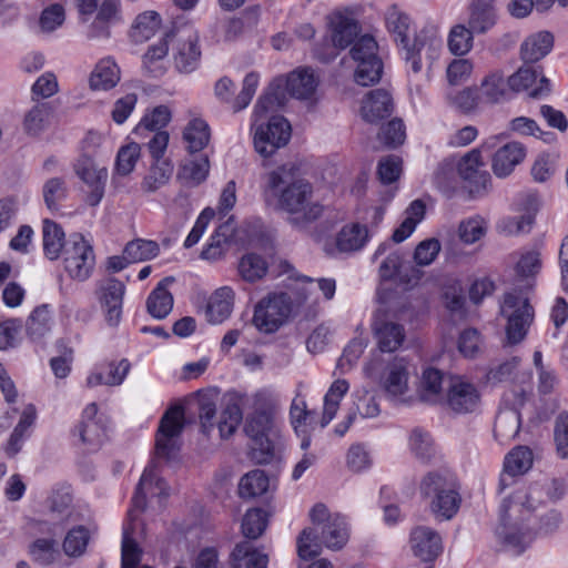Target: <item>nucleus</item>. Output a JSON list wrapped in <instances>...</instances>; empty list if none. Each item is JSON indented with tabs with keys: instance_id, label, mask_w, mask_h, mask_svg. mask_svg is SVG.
Returning <instances> with one entry per match:
<instances>
[{
	"instance_id": "2eb2a0df",
	"label": "nucleus",
	"mask_w": 568,
	"mask_h": 568,
	"mask_svg": "<svg viewBox=\"0 0 568 568\" xmlns=\"http://www.w3.org/2000/svg\"><path fill=\"white\" fill-rule=\"evenodd\" d=\"M257 85L258 74L255 72H250L245 75L242 90L236 95V98L232 99L234 92V83L227 77L221 78L215 83L214 92L217 99L223 102L231 103L233 111L239 112L250 104L256 92Z\"/></svg>"
},
{
	"instance_id": "e2e57ef3",
	"label": "nucleus",
	"mask_w": 568,
	"mask_h": 568,
	"mask_svg": "<svg viewBox=\"0 0 568 568\" xmlns=\"http://www.w3.org/2000/svg\"><path fill=\"white\" fill-rule=\"evenodd\" d=\"M487 232V223L480 216L470 217L463 221L458 227V235L465 244H474L479 241Z\"/></svg>"
},
{
	"instance_id": "2f4dec72",
	"label": "nucleus",
	"mask_w": 568,
	"mask_h": 568,
	"mask_svg": "<svg viewBox=\"0 0 568 568\" xmlns=\"http://www.w3.org/2000/svg\"><path fill=\"white\" fill-rule=\"evenodd\" d=\"M554 45V36L548 31L534 33L525 39L520 45V55L523 61L535 63L545 58Z\"/></svg>"
},
{
	"instance_id": "cd10ccee",
	"label": "nucleus",
	"mask_w": 568,
	"mask_h": 568,
	"mask_svg": "<svg viewBox=\"0 0 568 568\" xmlns=\"http://www.w3.org/2000/svg\"><path fill=\"white\" fill-rule=\"evenodd\" d=\"M532 452L527 446H517L505 457L504 471L500 476V489H505L509 484L507 477H516L527 473L532 466Z\"/></svg>"
},
{
	"instance_id": "4be33fe9",
	"label": "nucleus",
	"mask_w": 568,
	"mask_h": 568,
	"mask_svg": "<svg viewBox=\"0 0 568 568\" xmlns=\"http://www.w3.org/2000/svg\"><path fill=\"white\" fill-rule=\"evenodd\" d=\"M485 164L480 161V150L474 149L468 152L458 163V174L469 183L470 192H478L486 189L490 175L484 170Z\"/></svg>"
},
{
	"instance_id": "0eeeda50",
	"label": "nucleus",
	"mask_w": 568,
	"mask_h": 568,
	"mask_svg": "<svg viewBox=\"0 0 568 568\" xmlns=\"http://www.w3.org/2000/svg\"><path fill=\"white\" fill-rule=\"evenodd\" d=\"M349 57L355 64L354 81L357 84L368 87L379 82L384 65L373 36L363 34L357 38L349 49Z\"/></svg>"
},
{
	"instance_id": "dca6fc26",
	"label": "nucleus",
	"mask_w": 568,
	"mask_h": 568,
	"mask_svg": "<svg viewBox=\"0 0 568 568\" xmlns=\"http://www.w3.org/2000/svg\"><path fill=\"white\" fill-rule=\"evenodd\" d=\"M409 544L415 557L423 562L433 566V562L443 552V540L440 535L427 526H417L412 529Z\"/></svg>"
},
{
	"instance_id": "4468645a",
	"label": "nucleus",
	"mask_w": 568,
	"mask_h": 568,
	"mask_svg": "<svg viewBox=\"0 0 568 568\" xmlns=\"http://www.w3.org/2000/svg\"><path fill=\"white\" fill-rule=\"evenodd\" d=\"M75 174L90 187L87 203L97 206L104 195L108 171L100 168L90 156H81L74 164Z\"/></svg>"
},
{
	"instance_id": "09e8293b",
	"label": "nucleus",
	"mask_w": 568,
	"mask_h": 568,
	"mask_svg": "<svg viewBox=\"0 0 568 568\" xmlns=\"http://www.w3.org/2000/svg\"><path fill=\"white\" fill-rule=\"evenodd\" d=\"M243 415L237 404H229L221 412L215 425L219 428V433L222 439H227L237 429L242 422Z\"/></svg>"
},
{
	"instance_id": "4c0bfd02",
	"label": "nucleus",
	"mask_w": 568,
	"mask_h": 568,
	"mask_svg": "<svg viewBox=\"0 0 568 568\" xmlns=\"http://www.w3.org/2000/svg\"><path fill=\"white\" fill-rule=\"evenodd\" d=\"M160 26V14L155 11H145L135 18L131 27L130 37L135 43L145 42L155 34Z\"/></svg>"
},
{
	"instance_id": "3c124183",
	"label": "nucleus",
	"mask_w": 568,
	"mask_h": 568,
	"mask_svg": "<svg viewBox=\"0 0 568 568\" xmlns=\"http://www.w3.org/2000/svg\"><path fill=\"white\" fill-rule=\"evenodd\" d=\"M209 170L210 163L207 158H203L200 161H189L181 166L178 178L187 185L196 186L206 179Z\"/></svg>"
},
{
	"instance_id": "39448f33",
	"label": "nucleus",
	"mask_w": 568,
	"mask_h": 568,
	"mask_svg": "<svg viewBox=\"0 0 568 568\" xmlns=\"http://www.w3.org/2000/svg\"><path fill=\"white\" fill-rule=\"evenodd\" d=\"M389 30L395 37V41L400 43L405 50V60L410 64L414 73L422 71V58L433 59L437 52L438 41L422 31L414 39L413 44L409 43L408 31L410 19L405 13H393L387 19Z\"/></svg>"
},
{
	"instance_id": "680f3d73",
	"label": "nucleus",
	"mask_w": 568,
	"mask_h": 568,
	"mask_svg": "<svg viewBox=\"0 0 568 568\" xmlns=\"http://www.w3.org/2000/svg\"><path fill=\"white\" fill-rule=\"evenodd\" d=\"M498 535L505 549L516 556L521 555L531 541L529 532H523L515 528L507 530L503 528L501 531H498Z\"/></svg>"
},
{
	"instance_id": "bb28decb",
	"label": "nucleus",
	"mask_w": 568,
	"mask_h": 568,
	"mask_svg": "<svg viewBox=\"0 0 568 568\" xmlns=\"http://www.w3.org/2000/svg\"><path fill=\"white\" fill-rule=\"evenodd\" d=\"M526 156V149L519 142H509L493 156L491 169L498 178L508 176Z\"/></svg>"
},
{
	"instance_id": "e433bc0d",
	"label": "nucleus",
	"mask_w": 568,
	"mask_h": 568,
	"mask_svg": "<svg viewBox=\"0 0 568 568\" xmlns=\"http://www.w3.org/2000/svg\"><path fill=\"white\" fill-rule=\"evenodd\" d=\"M36 418V406L33 404H28L23 408L20 420L14 427L6 446V453L9 457L16 456L21 450L23 437L27 430L34 424Z\"/></svg>"
},
{
	"instance_id": "8fccbe9b",
	"label": "nucleus",
	"mask_w": 568,
	"mask_h": 568,
	"mask_svg": "<svg viewBox=\"0 0 568 568\" xmlns=\"http://www.w3.org/2000/svg\"><path fill=\"white\" fill-rule=\"evenodd\" d=\"M160 252L159 244L154 241L134 240L124 247L125 258L136 263L155 257Z\"/></svg>"
},
{
	"instance_id": "a878e982",
	"label": "nucleus",
	"mask_w": 568,
	"mask_h": 568,
	"mask_svg": "<svg viewBox=\"0 0 568 568\" xmlns=\"http://www.w3.org/2000/svg\"><path fill=\"white\" fill-rule=\"evenodd\" d=\"M369 240L367 224H345L336 234L335 244L341 253H355L364 248Z\"/></svg>"
},
{
	"instance_id": "6e6d98bb",
	"label": "nucleus",
	"mask_w": 568,
	"mask_h": 568,
	"mask_svg": "<svg viewBox=\"0 0 568 568\" xmlns=\"http://www.w3.org/2000/svg\"><path fill=\"white\" fill-rule=\"evenodd\" d=\"M302 281L304 286L300 290V294L304 302L310 300L316 290L323 294L325 300H332L335 295L336 282L334 278L321 277L314 280L308 276H302Z\"/></svg>"
},
{
	"instance_id": "ddd939ff",
	"label": "nucleus",
	"mask_w": 568,
	"mask_h": 568,
	"mask_svg": "<svg viewBox=\"0 0 568 568\" xmlns=\"http://www.w3.org/2000/svg\"><path fill=\"white\" fill-rule=\"evenodd\" d=\"M291 131V124L285 118L272 116L267 124L260 125L255 131V151L263 158L273 155L280 148L288 143Z\"/></svg>"
},
{
	"instance_id": "20e7f679",
	"label": "nucleus",
	"mask_w": 568,
	"mask_h": 568,
	"mask_svg": "<svg viewBox=\"0 0 568 568\" xmlns=\"http://www.w3.org/2000/svg\"><path fill=\"white\" fill-rule=\"evenodd\" d=\"M317 87L314 73L308 69L292 72L287 79L273 80L267 90L255 104L256 116H262L268 111L282 108L286 102V93L296 99H308Z\"/></svg>"
},
{
	"instance_id": "f8f14e48",
	"label": "nucleus",
	"mask_w": 568,
	"mask_h": 568,
	"mask_svg": "<svg viewBox=\"0 0 568 568\" xmlns=\"http://www.w3.org/2000/svg\"><path fill=\"white\" fill-rule=\"evenodd\" d=\"M64 268L68 274L78 281L87 280L94 267L95 256L93 247L81 234H73L67 241L64 250Z\"/></svg>"
},
{
	"instance_id": "79ce46f5",
	"label": "nucleus",
	"mask_w": 568,
	"mask_h": 568,
	"mask_svg": "<svg viewBox=\"0 0 568 568\" xmlns=\"http://www.w3.org/2000/svg\"><path fill=\"white\" fill-rule=\"evenodd\" d=\"M348 383L345 379L335 381L324 397V409L321 420L322 427H325L335 417L339 407V402L348 390Z\"/></svg>"
},
{
	"instance_id": "5701e85b",
	"label": "nucleus",
	"mask_w": 568,
	"mask_h": 568,
	"mask_svg": "<svg viewBox=\"0 0 568 568\" xmlns=\"http://www.w3.org/2000/svg\"><path fill=\"white\" fill-rule=\"evenodd\" d=\"M446 403L457 414L471 413L479 403V393L473 384L455 381L448 386Z\"/></svg>"
},
{
	"instance_id": "9b49d317",
	"label": "nucleus",
	"mask_w": 568,
	"mask_h": 568,
	"mask_svg": "<svg viewBox=\"0 0 568 568\" xmlns=\"http://www.w3.org/2000/svg\"><path fill=\"white\" fill-rule=\"evenodd\" d=\"M500 312L508 320L506 334L509 343H519L534 318V310L528 300L516 293H507Z\"/></svg>"
},
{
	"instance_id": "4d7b16f0",
	"label": "nucleus",
	"mask_w": 568,
	"mask_h": 568,
	"mask_svg": "<svg viewBox=\"0 0 568 568\" xmlns=\"http://www.w3.org/2000/svg\"><path fill=\"white\" fill-rule=\"evenodd\" d=\"M267 527L266 513L260 508L250 509L243 517L242 531L248 539H257Z\"/></svg>"
},
{
	"instance_id": "58836bf2",
	"label": "nucleus",
	"mask_w": 568,
	"mask_h": 568,
	"mask_svg": "<svg viewBox=\"0 0 568 568\" xmlns=\"http://www.w3.org/2000/svg\"><path fill=\"white\" fill-rule=\"evenodd\" d=\"M172 174L173 164L170 160L153 162L141 183V189L146 193H154L169 183Z\"/></svg>"
},
{
	"instance_id": "f704fd0d",
	"label": "nucleus",
	"mask_w": 568,
	"mask_h": 568,
	"mask_svg": "<svg viewBox=\"0 0 568 568\" xmlns=\"http://www.w3.org/2000/svg\"><path fill=\"white\" fill-rule=\"evenodd\" d=\"M268 557L250 541L239 542L231 552L232 568H267Z\"/></svg>"
},
{
	"instance_id": "5fc2aeb1",
	"label": "nucleus",
	"mask_w": 568,
	"mask_h": 568,
	"mask_svg": "<svg viewBox=\"0 0 568 568\" xmlns=\"http://www.w3.org/2000/svg\"><path fill=\"white\" fill-rule=\"evenodd\" d=\"M50 311L48 305H41L33 310L27 321V333L32 339H39L50 329Z\"/></svg>"
},
{
	"instance_id": "412c9836",
	"label": "nucleus",
	"mask_w": 568,
	"mask_h": 568,
	"mask_svg": "<svg viewBox=\"0 0 568 568\" xmlns=\"http://www.w3.org/2000/svg\"><path fill=\"white\" fill-rule=\"evenodd\" d=\"M146 493L151 494L152 496L164 498L169 496L168 485L162 478L158 476L155 463H152V465L146 467L140 478L135 494L132 498L133 511H142L145 508ZM131 513L132 510L130 511V514Z\"/></svg>"
},
{
	"instance_id": "6ab92c4d",
	"label": "nucleus",
	"mask_w": 568,
	"mask_h": 568,
	"mask_svg": "<svg viewBox=\"0 0 568 568\" xmlns=\"http://www.w3.org/2000/svg\"><path fill=\"white\" fill-rule=\"evenodd\" d=\"M539 73L530 65H524L517 72L508 78V85L513 91L519 92L524 90H532L529 97L540 99L547 97L551 91L550 81L541 75L538 80Z\"/></svg>"
},
{
	"instance_id": "9d476101",
	"label": "nucleus",
	"mask_w": 568,
	"mask_h": 568,
	"mask_svg": "<svg viewBox=\"0 0 568 568\" xmlns=\"http://www.w3.org/2000/svg\"><path fill=\"white\" fill-rule=\"evenodd\" d=\"M526 393L523 388L506 392L503 397L504 406L499 409L494 425L495 438L501 444L514 439L521 426L519 408L524 406Z\"/></svg>"
},
{
	"instance_id": "aec40b11",
	"label": "nucleus",
	"mask_w": 568,
	"mask_h": 568,
	"mask_svg": "<svg viewBox=\"0 0 568 568\" xmlns=\"http://www.w3.org/2000/svg\"><path fill=\"white\" fill-rule=\"evenodd\" d=\"M124 293V284L115 277H109L101 284L100 302L111 326H116L121 320Z\"/></svg>"
},
{
	"instance_id": "1a4fd4ad",
	"label": "nucleus",
	"mask_w": 568,
	"mask_h": 568,
	"mask_svg": "<svg viewBox=\"0 0 568 568\" xmlns=\"http://www.w3.org/2000/svg\"><path fill=\"white\" fill-rule=\"evenodd\" d=\"M292 312L287 294H274L262 298L254 307L252 324L261 333L272 334L280 329Z\"/></svg>"
},
{
	"instance_id": "ea45409f",
	"label": "nucleus",
	"mask_w": 568,
	"mask_h": 568,
	"mask_svg": "<svg viewBox=\"0 0 568 568\" xmlns=\"http://www.w3.org/2000/svg\"><path fill=\"white\" fill-rule=\"evenodd\" d=\"M67 242L64 240V232L57 223L44 220L43 222V250L44 254L50 260H57L62 250H65Z\"/></svg>"
},
{
	"instance_id": "c756f323",
	"label": "nucleus",
	"mask_w": 568,
	"mask_h": 568,
	"mask_svg": "<svg viewBox=\"0 0 568 568\" xmlns=\"http://www.w3.org/2000/svg\"><path fill=\"white\" fill-rule=\"evenodd\" d=\"M361 27L358 22L343 14H336L331 20V39L337 49H346L359 38Z\"/></svg>"
},
{
	"instance_id": "bf43d9fd",
	"label": "nucleus",
	"mask_w": 568,
	"mask_h": 568,
	"mask_svg": "<svg viewBox=\"0 0 568 568\" xmlns=\"http://www.w3.org/2000/svg\"><path fill=\"white\" fill-rule=\"evenodd\" d=\"M50 106L48 103L36 104L24 116V130L30 135H37L48 124Z\"/></svg>"
},
{
	"instance_id": "37998d69",
	"label": "nucleus",
	"mask_w": 568,
	"mask_h": 568,
	"mask_svg": "<svg viewBox=\"0 0 568 568\" xmlns=\"http://www.w3.org/2000/svg\"><path fill=\"white\" fill-rule=\"evenodd\" d=\"M183 136L187 142L190 152H199L203 150L210 141L209 124L201 119H194L185 128Z\"/></svg>"
},
{
	"instance_id": "c03bdc74",
	"label": "nucleus",
	"mask_w": 568,
	"mask_h": 568,
	"mask_svg": "<svg viewBox=\"0 0 568 568\" xmlns=\"http://www.w3.org/2000/svg\"><path fill=\"white\" fill-rule=\"evenodd\" d=\"M268 478L261 469L244 475L239 484V494L243 498H252L264 494L268 488Z\"/></svg>"
},
{
	"instance_id": "473e14b6",
	"label": "nucleus",
	"mask_w": 568,
	"mask_h": 568,
	"mask_svg": "<svg viewBox=\"0 0 568 568\" xmlns=\"http://www.w3.org/2000/svg\"><path fill=\"white\" fill-rule=\"evenodd\" d=\"M408 375L407 362L404 358H395L388 364L383 379L385 392L393 397L405 394L408 388Z\"/></svg>"
},
{
	"instance_id": "0e129e2a",
	"label": "nucleus",
	"mask_w": 568,
	"mask_h": 568,
	"mask_svg": "<svg viewBox=\"0 0 568 568\" xmlns=\"http://www.w3.org/2000/svg\"><path fill=\"white\" fill-rule=\"evenodd\" d=\"M141 153V146L138 143H129L122 146L116 156L115 170L120 175L130 174L136 164Z\"/></svg>"
},
{
	"instance_id": "774afa93",
	"label": "nucleus",
	"mask_w": 568,
	"mask_h": 568,
	"mask_svg": "<svg viewBox=\"0 0 568 568\" xmlns=\"http://www.w3.org/2000/svg\"><path fill=\"white\" fill-rule=\"evenodd\" d=\"M558 155L551 153H541L536 159L531 168V175L536 182L549 180L557 170Z\"/></svg>"
},
{
	"instance_id": "6e6552de",
	"label": "nucleus",
	"mask_w": 568,
	"mask_h": 568,
	"mask_svg": "<svg viewBox=\"0 0 568 568\" xmlns=\"http://www.w3.org/2000/svg\"><path fill=\"white\" fill-rule=\"evenodd\" d=\"M185 425L184 409L174 406L168 409L160 419L155 436V457L172 462L181 448V435Z\"/></svg>"
},
{
	"instance_id": "a211bd4d",
	"label": "nucleus",
	"mask_w": 568,
	"mask_h": 568,
	"mask_svg": "<svg viewBox=\"0 0 568 568\" xmlns=\"http://www.w3.org/2000/svg\"><path fill=\"white\" fill-rule=\"evenodd\" d=\"M373 335L382 352L397 351L405 341L406 332L402 324L377 313L372 324Z\"/></svg>"
},
{
	"instance_id": "c9c22d12",
	"label": "nucleus",
	"mask_w": 568,
	"mask_h": 568,
	"mask_svg": "<svg viewBox=\"0 0 568 568\" xmlns=\"http://www.w3.org/2000/svg\"><path fill=\"white\" fill-rule=\"evenodd\" d=\"M120 80V70L111 59L101 60L90 77V88L93 90H110Z\"/></svg>"
},
{
	"instance_id": "7ed1b4c3",
	"label": "nucleus",
	"mask_w": 568,
	"mask_h": 568,
	"mask_svg": "<svg viewBox=\"0 0 568 568\" xmlns=\"http://www.w3.org/2000/svg\"><path fill=\"white\" fill-rule=\"evenodd\" d=\"M422 498L428 500L430 513L439 520L452 519L459 510L462 497L454 474L446 469L426 473L418 485Z\"/></svg>"
},
{
	"instance_id": "052dcab7",
	"label": "nucleus",
	"mask_w": 568,
	"mask_h": 568,
	"mask_svg": "<svg viewBox=\"0 0 568 568\" xmlns=\"http://www.w3.org/2000/svg\"><path fill=\"white\" fill-rule=\"evenodd\" d=\"M171 120V112L166 105H159L151 113L145 114L136 126V132H155L162 129Z\"/></svg>"
},
{
	"instance_id": "7c9ffc66",
	"label": "nucleus",
	"mask_w": 568,
	"mask_h": 568,
	"mask_svg": "<svg viewBox=\"0 0 568 568\" xmlns=\"http://www.w3.org/2000/svg\"><path fill=\"white\" fill-rule=\"evenodd\" d=\"M174 282V277L168 276L159 282L146 300V308L150 315L158 320L165 318L173 307V296L168 286Z\"/></svg>"
},
{
	"instance_id": "423d86ee",
	"label": "nucleus",
	"mask_w": 568,
	"mask_h": 568,
	"mask_svg": "<svg viewBox=\"0 0 568 568\" xmlns=\"http://www.w3.org/2000/svg\"><path fill=\"white\" fill-rule=\"evenodd\" d=\"M272 427L271 407L255 404L254 412L245 419L244 432L253 443L251 456L257 464H268L274 458V444L270 438Z\"/></svg>"
},
{
	"instance_id": "864d4df0",
	"label": "nucleus",
	"mask_w": 568,
	"mask_h": 568,
	"mask_svg": "<svg viewBox=\"0 0 568 568\" xmlns=\"http://www.w3.org/2000/svg\"><path fill=\"white\" fill-rule=\"evenodd\" d=\"M446 98L452 106L456 108L463 113H470L474 111L480 101L478 89L471 87L465 88L457 92L450 91L447 93Z\"/></svg>"
},
{
	"instance_id": "49530a36",
	"label": "nucleus",
	"mask_w": 568,
	"mask_h": 568,
	"mask_svg": "<svg viewBox=\"0 0 568 568\" xmlns=\"http://www.w3.org/2000/svg\"><path fill=\"white\" fill-rule=\"evenodd\" d=\"M266 271L265 260L255 253L245 254L239 263V273L246 282H255L262 278Z\"/></svg>"
},
{
	"instance_id": "13d9d810",
	"label": "nucleus",
	"mask_w": 568,
	"mask_h": 568,
	"mask_svg": "<svg viewBox=\"0 0 568 568\" xmlns=\"http://www.w3.org/2000/svg\"><path fill=\"white\" fill-rule=\"evenodd\" d=\"M57 541L54 539L39 538L29 546L32 560L40 566H49L55 560Z\"/></svg>"
},
{
	"instance_id": "603ef678",
	"label": "nucleus",
	"mask_w": 568,
	"mask_h": 568,
	"mask_svg": "<svg viewBox=\"0 0 568 568\" xmlns=\"http://www.w3.org/2000/svg\"><path fill=\"white\" fill-rule=\"evenodd\" d=\"M90 539L89 530L84 526H78L68 531L63 540V551L69 557L83 555Z\"/></svg>"
},
{
	"instance_id": "338daca9",
	"label": "nucleus",
	"mask_w": 568,
	"mask_h": 568,
	"mask_svg": "<svg viewBox=\"0 0 568 568\" xmlns=\"http://www.w3.org/2000/svg\"><path fill=\"white\" fill-rule=\"evenodd\" d=\"M405 138V125L400 119H393L378 133L379 141L387 148H396L403 144Z\"/></svg>"
},
{
	"instance_id": "c85d7f7f",
	"label": "nucleus",
	"mask_w": 568,
	"mask_h": 568,
	"mask_svg": "<svg viewBox=\"0 0 568 568\" xmlns=\"http://www.w3.org/2000/svg\"><path fill=\"white\" fill-rule=\"evenodd\" d=\"M235 293L230 286L217 288L206 305V320L211 324H221L227 320L233 311Z\"/></svg>"
},
{
	"instance_id": "b1692460",
	"label": "nucleus",
	"mask_w": 568,
	"mask_h": 568,
	"mask_svg": "<svg viewBox=\"0 0 568 568\" xmlns=\"http://www.w3.org/2000/svg\"><path fill=\"white\" fill-rule=\"evenodd\" d=\"M496 0H471L468 7V27L476 34H486L498 21Z\"/></svg>"
},
{
	"instance_id": "393cba45",
	"label": "nucleus",
	"mask_w": 568,
	"mask_h": 568,
	"mask_svg": "<svg viewBox=\"0 0 568 568\" xmlns=\"http://www.w3.org/2000/svg\"><path fill=\"white\" fill-rule=\"evenodd\" d=\"M393 98L385 89L371 91L362 105V115L366 122L375 123L388 118L393 112Z\"/></svg>"
},
{
	"instance_id": "f03ea898",
	"label": "nucleus",
	"mask_w": 568,
	"mask_h": 568,
	"mask_svg": "<svg viewBox=\"0 0 568 568\" xmlns=\"http://www.w3.org/2000/svg\"><path fill=\"white\" fill-rule=\"evenodd\" d=\"M312 527L302 530L297 538V554L301 559L308 560L318 556L322 546L332 550L342 549L349 537L345 518L339 514H331L326 505L318 503L310 511Z\"/></svg>"
},
{
	"instance_id": "a19ab883",
	"label": "nucleus",
	"mask_w": 568,
	"mask_h": 568,
	"mask_svg": "<svg viewBox=\"0 0 568 568\" xmlns=\"http://www.w3.org/2000/svg\"><path fill=\"white\" fill-rule=\"evenodd\" d=\"M475 34L469 27L463 23L453 26L447 39L450 53L457 57L467 54L473 49Z\"/></svg>"
},
{
	"instance_id": "f257e3e1",
	"label": "nucleus",
	"mask_w": 568,
	"mask_h": 568,
	"mask_svg": "<svg viewBox=\"0 0 568 568\" xmlns=\"http://www.w3.org/2000/svg\"><path fill=\"white\" fill-rule=\"evenodd\" d=\"M264 196L268 205L286 213L288 224L298 231L307 230L324 213V206L314 200L313 185L295 178L286 166L267 174Z\"/></svg>"
},
{
	"instance_id": "de8ad7c7",
	"label": "nucleus",
	"mask_w": 568,
	"mask_h": 568,
	"mask_svg": "<svg viewBox=\"0 0 568 568\" xmlns=\"http://www.w3.org/2000/svg\"><path fill=\"white\" fill-rule=\"evenodd\" d=\"M42 195L45 206L50 211H58L60 203L68 195L67 183L62 178H51L47 180L42 187Z\"/></svg>"
},
{
	"instance_id": "f3484780",
	"label": "nucleus",
	"mask_w": 568,
	"mask_h": 568,
	"mask_svg": "<svg viewBox=\"0 0 568 568\" xmlns=\"http://www.w3.org/2000/svg\"><path fill=\"white\" fill-rule=\"evenodd\" d=\"M176 38V52L174 63L180 72L190 73L199 64L201 51L199 48V36L191 29L180 30L172 33Z\"/></svg>"
},
{
	"instance_id": "69168bd1",
	"label": "nucleus",
	"mask_w": 568,
	"mask_h": 568,
	"mask_svg": "<svg viewBox=\"0 0 568 568\" xmlns=\"http://www.w3.org/2000/svg\"><path fill=\"white\" fill-rule=\"evenodd\" d=\"M554 443L560 459L568 458V413L561 412L554 423Z\"/></svg>"
},
{
	"instance_id": "a18cd8bd",
	"label": "nucleus",
	"mask_w": 568,
	"mask_h": 568,
	"mask_svg": "<svg viewBox=\"0 0 568 568\" xmlns=\"http://www.w3.org/2000/svg\"><path fill=\"white\" fill-rule=\"evenodd\" d=\"M409 448L422 463H429L435 456V447L429 433L415 428L409 436Z\"/></svg>"
},
{
	"instance_id": "72a5a7b5",
	"label": "nucleus",
	"mask_w": 568,
	"mask_h": 568,
	"mask_svg": "<svg viewBox=\"0 0 568 568\" xmlns=\"http://www.w3.org/2000/svg\"><path fill=\"white\" fill-rule=\"evenodd\" d=\"M444 374L434 367H426L420 377L418 395L422 402L437 404L444 400L443 396Z\"/></svg>"
}]
</instances>
